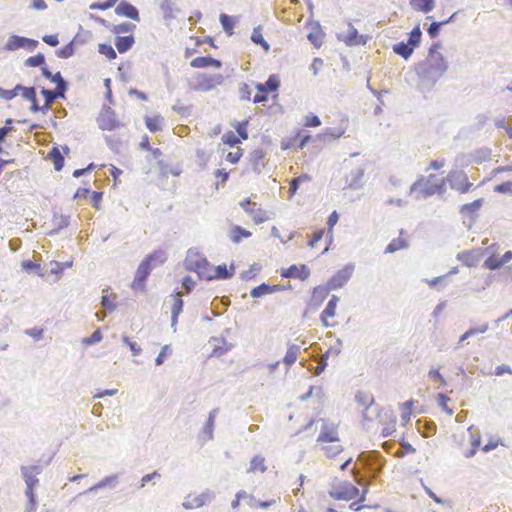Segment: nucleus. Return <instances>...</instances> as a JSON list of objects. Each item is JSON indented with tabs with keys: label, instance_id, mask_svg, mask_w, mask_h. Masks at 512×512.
<instances>
[{
	"label": "nucleus",
	"instance_id": "obj_30",
	"mask_svg": "<svg viewBox=\"0 0 512 512\" xmlns=\"http://www.w3.org/2000/svg\"><path fill=\"white\" fill-rule=\"evenodd\" d=\"M392 50L395 54L407 60L411 57L415 48H413L409 43L401 41L394 44Z\"/></svg>",
	"mask_w": 512,
	"mask_h": 512
},
{
	"label": "nucleus",
	"instance_id": "obj_23",
	"mask_svg": "<svg viewBox=\"0 0 512 512\" xmlns=\"http://www.w3.org/2000/svg\"><path fill=\"white\" fill-rule=\"evenodd\" d=\"M355 400L362 406L365 407L363 411V418L365 420H372V417L369 416V411L372 409V405L374 403V398L372 396H369L363 392H358L355 395Z\"/></svg>",
	"mask_w": 512,
	"mask_h": 512
},
{
	"label": "nucleus",
	"instance_id": "obj_13",
	"mask_svg": "<svg viewBox=\"0 0 512 512\" xmlns=\"http://www.w3.org/2000/svg\"><path fill=\"white\" fill-rule=\"evenodd\" d=\"M434 178H435L434 174H431L427 178L424 186L419 191L420 196H417V199H421V198L425 199L427 197L434 195L435 193H441L444 190V185H445L444 180H441L438 183H434V182H432V179H434Z\"/></svg>",
	"mask_w": 512,
	"mask_h": 512
},
{
	"label": "nucleus",
	"instance_id": "obj_34",
	"mask_svg": "<svg viewBox=\"0 0 512 512\" xmlns=\"http://www.w3.org/2000/svg\"><path fill=\"white\" fill-rule=\"evenodd\" d=\"M300 349H301V346L296 345V344H292L288 347L286 355L283 358V362L288 367H290L291 365H293L296 362L298 354L300 352Z\"/></svg>",
	"mask_w": 512,
	"mask_h": 512
},
{
	"label": "nucleus",
	"instance_id": "obj_37",
	"mask_svg": "<svg viewBox=\"0 0 512 512\" xmlns=\"http://www.w3.org/2000/svg\"><path fill=\"white\" fill-rule=\"evenodd\" d=\"M23 98L31 102L30 110L33 113L40 112V106L36 97V89L34 87H29L25 93H23Z\"/></svg>",
	"mask_w": 512,
	"mask_h": 512
},
{
	"label": "nucleus",
	"instance_id": "obj_39",
	"mask_svg": "<svg viewBox=\"0 0 512 512\" xmlns=\"http://www.w3.org/2000/svg\"><path fill=\"white\" fill-rule=\"evenodd\" d=\"M411 5L415 9H417L423 13H428L434 9L435 1L434 0H411Z\"/></svg>",
	"mask_w": 512,
	"mask_h": 512
},
{
	"label": "nucleus",
	"instance_id": "obj_62",
	"mask_svg": "<svg viewBox=\"0 0 512 512\" xmlns=\"http://www.w3.org/2000/svg\"><path fill=\"white\" fill-rule=\"evenodd\" d=\"M414 405V401L413 400H408L406 402H404L402 404V414H401V418L403 421L407 422L410 420V416H411V409H412V406Z\"/></svg>",
	"mask_w": 512,
	"mask_h": 512
},
{
	"label": "nucleus",
	"instance_id": "obj_19",
	"mask_svg": "<svg viewBox=\"0 0 512 512\" xmlns=\"http://www.w3.org/2000/svg\"><path fill=\"white\" fill-rule=\"evenodd\" d=\"M280 86V79L276 74H272L268 77L265 83H256L255 88L258 92H275Z\"/></svg>",
	"mask_w": 512,
	"mask_h": 512
},
{
	"label": "nucleus",
	"instance_id": "obj_2",
	"mask_svg": "<svg viewBox=\"0 0 512 512\" xmlns=\"http://www.w3.org/2000/svg\"><path fill=\"white\" fill-rule=\"evenodd\" d=\"M166 261V254L162 250H156L148 254L139 264L131 287L135 291L143 292L146 287V280L152 269Z\"/></svg>",
	"mask_w": 512,
	"mask_h": 512
},
{
	"label": "nucleus",
	"instance_id": "obj_24",
	"mask_svg": "<svg viewBox=\"0 0 512 512\" xmlns=\"http://www.w3.org/2000/svg\"><path fill=\"white\" fill-rule=\"evenodd\" d=\"M330 291L332 290L327 284L325 286H316L312 292L311 304L314 306H320L327 298Z\"/></svg>",
	"mask_w": 512,
	"mask_h": 512
},
{
	"label": "nucleus",
	"instance_id": "obj_47",
	"mask_svg": "<svg viewBox=\"0 0 512 512\" xmlns=\"http://www.w3.org/2000/svg\"><path fill=\"white\" fill-rule=\"evenodd\" d=\"M219 21L222 25V28L223 30L229 34V35H232L233 34V28H234V22H233V19L231 16L227 15V14H220L219 16Z\"/></svg>",
	"mask_w": 512,
	"mask_h": 512
},
{
	"label": "nucleus",
	"instance_id": "obj_12",
	"mask_svg": "<svg viewBox=\"0 0 512 512\" xmlns=\"http://www.w3.org/2000/svg\"><path fill=\"white\" fill-rule=\"evenodd\" d=\"M223 81H224V77L221 74H215V75L202 74L194 89L199 90V91H211L217 85H221L223 83Z\"/></svg>",
	"mask_w": 512,
	"mask_h": 512
},
{
	"label": "nucleus",
	"instance_id": "obj_4",
	"mask_svg": "<svg viewBox=\"0 0 512 512\" xmlns=\"http://www.w3.org/2000/svg\"><path fill=\"white\" fill-rule=\"evenodd\" d=\"M357 461L362 463L371 480L377 478L384 466V461L377 451L362 452Z\"/></svg>",
	"mask_w": 512,
	"mask_h": 512
},
{
	"label": "nucleus",
	"instance_id": "obj_22",
	"mask_svg": "<svg viewBox=\"0 0 512 512\" xmlns=\"http://www.w3.org/2000/svg\"><path fill=\"white\" fill-rule=\"evenodd\" d=\"M235 273V265L231 264L227 267L226 264H221L215 267V274H212L211 280H227L231 279Z\"/></svg>",
	"mask_w": 512,
	"mask_h": 512
},
{
	"label": "nucleus",
	"instance_id": "obj_27",
	"mask_svg": "<svg viewBox=\"0 0 512 512\" xmlns=\"http://www.w3.org/2000/svg\"><path fill=\"white\" fill-rule=\"evenodd\" d=\"M311 32L308 33V40L315 46L320 47L323 39V32L319 22L311 23Z\"/></svg>",
	"mask_w": 512,
	"mask_h": 512
},
{
	"label": "nucleus",
	"instance_id": "obj_6",
	"mask_svg": "<svg viewBox=\"0 0 512 512\" xmlns=\"http://www.w3.org/2000/svg\"><path fill=\"white\" fill-rule=\"evenodd\" d=\"M38 46V41L18 35H11L6 42L4 49L8 51H16L25 48L33 51Z\"/></svg>",
	"mask_w": 512,
	"mask_h": 512
},
{
	"label": "nucleus",
	"instance_id": "obj_45",
	"mask_svg": "<svg viewBox=\"0 0 512 512\" xmlns=\"http://www.w3.org/2000/svg\"><path fill=\"white\" fill-rule=\"evenodd\" d=\"M339 302V297L336 295H332L330 300L328 301L325 309L322 311L324 317H334L336 314V307Z\"/></svg>",
	"mask_w": 512,
	"mask_h": 512
},
{
	"label": "nucleus",
	"instance_id": "obj_21",
	"mask_svg": "<svg viewBox=\"0 0 512 512\" xmlns=\"http://www.w3.org/2000/svg\"><path fill=\"white\" fill-rule=\"evenodd\" d=\"M282 290L280 285H269L267 283H262L259 286L254 287L250 291V295L253 298H260L267 294H272L274 292Z\"/></svg>",
	"mask_w": 512,
	"mask_h": 512
},
{
	"label": "nucleus",
	"instance_id": "obj_10",
	"mask_svg": "<svg viewBox=\"0 0 512 512\" xmlns=\"http://www.w3.org/2000/svg\"><path fill=\"white\" fill-rule=\"evenodd\" d=\"M97 123L101 130L112 131L120 127V123L116 119V114L110 107L103 109L97 118Z\"/></svg>",
	"mask_w": 512,
	"mask_h": 512
},
{
	"label": "nucleus",
	"instance_id": "obj_28",
	"mask_svg": "<svg viewBox=\"0 0 512 512\" xmlns=\"http://www.w3.org/2000/svg\"><path fill=\"white\" fill-rule=\"evenodd\" d=\"M418 431L424 437H430L436 433L437 426L433 421H429L426 419H420L416 422Z\"/></svg>",
	"mask_w": 512,
	"mask_h": 512
},
{
	"label": "nucleus",
	"instance_id": "obj_60",
	"mask_svg": "<svg viewBox=\"0 0 512 512\" xmlns=\"http://www.w3.org/2000/svg\"><path fill=\"white\" fill-rule=\"evenodd\" d=\"M323 449L328 458H333L343 451V447L340 444L325 446Z\"/></svg>",
	"mask_w": 512,
	"mask_h": 512
},
{
	"label": "nucleus",
	"instance_id": "obj_64",
	"mask_svg": "<svg viewBox=\"0 0 512 512\" xmlns=\"http://www.w3.org/2000/svg\"><path fill=\"white\" fill-rule=\"evenodd\" d=\"M222 141L230 146H235L240 142L239 138L232 131L225 133L222 136Z\"/></svg>",
	"mask_w": 512,
	"mask_h": 512
},
{
	"label": "nucleus",
	"instance_id": "obj_59",
	"mask_svg": "<svg viewBox=\"0 0 512 512\" xmlns=\"http://www.w3.org/2000/svg\"><path fill=\"white\" fill-rule=\"evenodd\" d=\"M450 401V398L443 394V393H440L438 394V405L442 408L443 411H445L448 415H453V409H451L450 407L447 406V403Z\"/></svg>",
	"mask_w": 512,
	"mask_h": 512
},
{
	"label": "nucleus",
	"instance_id": "obj_51",
	"mask_svg": "<svg viewBox=\"0 0 512 512\" xmlns=\"http://www.w3.org/2000/svg\"><path fill=\"white\" fill-rule=\"evenodd\" d=\"M45 64V56L42 53H38L25 60V65L28 67H42Z\"/></svg>",
	"mask_w": 512,
	"mask_h": 512
},
{
	"label": "nucleus",
	"instance_id": "obj_18",
	"mask_svg": "<svg viewBox=\"0 0 512 512\" xmlns=\"http://www.w3.org/2000/svg\"><path fill=\"white\" fill-rule=\"evenodd\" d=\"M364 174L365 169L362 167L353 169L346 178L347 188L352 190H358L362 188Z\"/></svg>",
	"mask_w": 512,
	"mask_h": 512
},
{
	"label": "nucleus",
	"instance_id": "obj_50",
	"mask_svg": "<svg viewBox=\"0 0 512 512\" xmlns=\"http://www.w3.org/2000/svg\"><path fill=\"white\" fill-rule=\"evenodd\" d=\"M407 244L404 239L396 238L393 239L385 248V253H394L400 249L406 248Z\"/></svg>",
	"mask_w": 512,
	"mask_h": 512
},
{
	"label": "nucleus",
	"instance_id": "obj_26",
	"mask_svg": "<svg viewBox=\"0 0 512 512\" xmlns=\"http://www.w3.org/2000/svg\"><path fill=\"white\" fill-rule=\"evenodd\" d=\"M135 43L133 35L128 36H117L115 38V47L119 53H126L129 51Z\"/></svg>",
	"mask_w": 512,
	"mask_h": 512
},
{
	"label": "nucleus",
	"instance_id": "obj_38",
	"mask_svg": "<svg viewBox=\"0 0 512 512\" xmlns=\"http://www.w3.org/2000/svg\"><path fill=\"white\" fill-rule=\"evenodd\" d=\"M483 204V199H477L471 203L464 204L460 207V213L462 215H472L476 213Z\"/></svg>",
	"mask_w": 512,
	"mask_h": 512
},
{
	"label": "nucleus",
	"instance_id": "obj_56",
	"mask_svg": "<svg viewBox=\"0 0 512 512\" xmlns=\"http://www.w3.org/2000/svg\"><path fill=\"white\" fill-rule=\"evenodd\" d=\"M260 269L261 267L258 264L254 263L250 266L248 270H245L240 274V278L244 281L251 280L257 275V272L260 271Z\"/></svg>",
	"mask_w": 512,
	"mask_h": 512
},
{
	"label": "nucleus",
	"instance_id": "obj_25",
	"mask_svg": "<svg viewBox=\"0 0 512 512\" xmlns=\"http://www.w3.org/2000/svg\"><path fill=\"white\" fill-rule=\"evenodd\" d=\"M210 500V494L209 493H202L192 499L187 498L183 503L182 506L186 510L199 508L203 506L207 501Z\"/></svg>",
	"mask_w": 512,
	"mask_h": 512
},
{
	"label": "nucleus",
	"instance_id": "obj_1",
	"mask_svg": "<svg viewBox=\"0 0 512 512\" xmlns=\"http://www.w3.org/2000/svg\"><path fill=\"white\" fill-rule=\"evenodd\" d=\"M440 47V42L433 43L429 48L426 59L418 63L415 67L416 74L419 78V86L422 90H430L448 69L447 61L444 56L438 52Z\"/></svg>",
	"mask_w": 512,
	"mask_h": 512
},
{
	"label": "nucleus",
	"instance_id": "obj_7",
	"mask_svg": "<svg viewBox=\"0 0 512 512\" xmlns=\"http://www.w3.org/2000/svg\"><path fill=\"white\" fill-rule=\"evenodd\" d=\"M359 495V489L349 482H342L330 491V496L336 500H351Z\"/></svg>",
	"mask_w": 512,
	"mask_h": 512
},
{
	"label": "nucleus",
	"instance_id": "obj_3",
	"mask_svg": "<svg viewBox=\"0 0 512 512\" xmlns=\"http://www.w3.org/2000/svg\"><path fill=\"white\" fill-rule=\"evenodd\" d=\"M184 267L188 271L197 273L200 279L211 281L212 266L207 258L201 255L197 249L190 248L187 251Z\"/></svg>",
	"mask_w": 512,
	"mask_h": 512
},
{
	"label": "nucleus",
	"instance_id": "obj_35",
	"mask_svg": "<svg viewBox=\"0 0 512 512\" xmlns=\"http://www.w3.org/2000/svg\"><path fill=\"white\" fill-rule=\"evenodd\" d=\"M250 157H251V162H252L253 170L255 172L260 173L261 172V167L264 166L265 154H264L263 150H261V149L254 150L250 154Z\"/></svg>",
	"mask_w": 512,
	"mask_h": 512
},
{
	"label": "nucleus",
	"instance_id": "obj_20",
	"mask_svg": "<svg viewBox=\"0 0 512 512\" xmlns=\"http://www.w3.org/2000/svg\"><path fill=\"white\" fill-rule=\"evenodd\" d=\"M190 65L194 68H206L209 66L220 68L222 63L220 60L215 59L211 56H200V57L194 58L190 62Z\"/></svg>",
	"mask_w": 512,
	"mask_h": 512
},
{
	"label": "nucleus",
	"instance_id": "obj_33",
	"mask_svg": "<svg viewBox=\"0 0 512 512\" xmlns=\"http://www.w3.org/2000/svg\"><path fill=\"white\" fill-rule=\"evenodd\" d=\"M48 158L52 161L56 171H60L64 166V157L57 147H53L48 153Z\"/></svg>",
	"mask_w": 512,
	"mask_h": 512
},
{
	"label": "nucleus",
	"instance_id": "obj_31",
	"mask_svg": "<svg viewBox=\"0 0 512 512\" xmlns=\"http://www.w3.org/2000/svg\"><path fill=\"white\" fill-rule=\"evenodd\" d=\"M219 412V408H214L212 411H210L208 420L206 421L202 433L207 436L208 440H211L213 438V430H214V424H215V418Z\"/></svg>",
	"mask_w": 512,
	"mask_h": 512
},
{
	"label": "nucleus",
	"instance_id": "obj_29",
	"mask_svg": "<svg viewBox=\"0 0 512 512\" xmlns=\"http://www.w3.org/2000/svg\"><path fill=\"white\" fill-rule=\"evenodd\" d=\"M116 480H117V475L106 476L102 480H100L97 484L93 485L92 487H90L89 489L84 491L83 494L93 493V492H96L97 490L102 489L107 486L114 488L116 485ZM81 495H82V493H80L78 496H81Z\"/></svg>",
	"mask_w": 512,
	"mask_h": 512
},
{
	"label": "nucleus",
	"instance_id": "obj_42",
	"mask_svg": "<svg viewBox=\"0 0 512 512\" xmlns=\"http://www.w3.org/2000/svg\"><path fill=\"white\" fill-rule=\"evenodd\" d=\"M267 470V466L265 465V458L261 455H256L252 458L250 462V466L248 472H265Z\"/></svg>",
	"mask_w": 512,
	"mask_h": 512
},
{
	"label": "nucleus",
	"instance_id": "obj_41",
	"mask_svg": "<svg viewBox=\"0 0 512 512\" xmlns=\"http://www.w3.org/2000/svg\"><path fill=\"white\" fill-rule=\"evenodd\" d=\"M41 94L43 95L45 102L40 106V112L45 114L51 109V105L56 99L50 89L42 88Z\"/></svg>",
	"mask_w": 512,
	"mask_h": 512
},
{
	"label": "nucleus",
	"instance_id": "obj_44",
	"mask_svg": "<svg viewBox=\"0 0 512 512\" xmlns=\"http://www.w3.org/2000/svg\"><path fill=\"white\" fill-rule=\"evenodd\" d=\"M192 109V105H184L180 102V100H177L176 103L172 106V110L182 118L189 117L192 113Z\"/></svg>",
	"mask_w": 512,
	"mask_h": 512
},
{
	"label": "nucleus",
	"instance_id": "obj_52",
	"mask_svg": "<svg viewBox=\"0 0 512 512\" xmlns=\"http://www.w3.org/2000/svg\"><path fill=\"white\" fill-rule=\"evenodd\" d=\"M98 52L106 56L109 60H113L117 57L116 51L110 44L101 43L98 45Z\"/></svg>",
	"mask_w": 512,
	"mask_h": 512
},
{
	"label": "nucleus",
	"instance_id": "obj_58",
	"mask_svg": "<svg viewBox=\"0 0 512 512\" xmlns=\"http://www.w3.org/2000/svg\"><path fill=\"white\" fill-rule=\"evenodd\" d=\"M117 1L118 0H106L105 2H95L89 6V9L107 10L109 8H112L117 3Z\"/></svg>",
	"mask_w": 512,
	"mask_h": 512
},
{
	"label": "nucleus",
	"instance_id": "obj_32",
	"mask_svg": "<svg viewBox=\"0 0 512 512\" xmlns=\"http://www.w3.org/2000/svg\"><path fill=\"white\" fill-rule=\"evenodd\" d=\"M251 41L256 45H260L266 52H268L270 49V45L268 44V42L264 39V37L262 35V26L261 25L255 27L253 29L252 34H251Z\"/></svg>",
	"mask_w": 512,
	"mask_h": 512
},
{
	"label": "nucleus",
	"instance_id": "obj_11",
	"mask_svg": "<svg viewBox=\"0 0 512 512\" xmlns=\"http://www.w3.org/2000/svg\"><path fill=\"white\" fill-rule=\"evenodd\" d=\"M322 427L320 434L317 438L318 443L325 442H338V430L337 425L325 419H321Z\"/></svg>",
	"mask_w": 512,
	"mask_h": 512
},
{
	"label": "nucleus",
	"instance_id": "obj_17",
	"mask_svg": "<svg viewBox=\"0 0 512 512\" xmlns=\"http://www.w3.org/2000/svg\"><path fill=\"white\" fill-rule=\"evenodd\" d=\"M115 13L119 16H124L134 21L140 20L138 9L125 0L120 1V3L115 8Z\"/></svg>",
	"mask_w": 512,
	"mask_h": 512
},
{
	"label": "nucleus",
	"instance_id": "obj_5",
	"mask_svg": "<svg viewBox=\"0 0 512 512\" xmlns=\"http://www.w3.org/2000/svg\"><path fill=\"white\" fill-rule=\"evenodd\" d=\"M353 271L354 265L347 264L328 280L327 285L331 290L342 288L352 277Z\"/></svg>",
	"mask_w": 512,
	"mask_h": 512
},
{
	"label": "nucleus",
	"instance_id": "obj_48",
	"mask_svg": "<svg viewBox=\"0 0 512 512\" xmlns=\"http://www.w3.org/2000/svg\"><path fill=\"white\" fill-rule=\"evenodd\" d=\"M136 29V25L131 22H124L121 24L113 25L111 31L115 34H124L132 32Z\"/></svg>",
	"mask_w": 512,
	"mask_h": 512
},
{
	"label": "nucleus",
	"instance_id": "obj_63",
	"mask_svg": "<svg viewBox=\"0 0 512 512\" xmlns=\"http://www.w3.org/2000/svg\"><path fill=\"white\" fill-rule=\"evenodd\" d=\"M122 341L129 347L134 356H137L141 353V347L136 342L131 341V339L128 336H123Z\"/></svg>",
	"mask_w": 512,
	"mask_h": 512
},
{
	"label": "nucleus",
	"instance_id": "obj_49",
	"mask_svg": "<svg viewBox=\"0 0 512 512\" xmlns=\"http://www.w3.org/2000/svg\"><path fill=\"white\" fill-rule=\"evenodd\" d=\"M75 40H76V38L73 41L66 44L65 46L58 49L56 51L57 56L62 59H67V58L71 57L75 52V49H74V41Z\"/></svg>",
	"mask_w": 512,
	"mask_h": 512
},
{
	"label": "nucleus",
	"instance_id": "obj_9",
	"mask_svg": "<svg viewBox=\"0 0 512 512\" xmlns=\"http://www.w3.org/2000/svg\"><path fill=\"white\" fill-rule=\"evenodd\" d=\"M447 181L450 187L461 193H466L472 187V183L468 181L466 174L462 171H454L448 174Z\"/></svg>",
	"mask_w": 512,
	"mask_h": 512
},
{
	"label": "nucleus",
	"instance_id": "obj_53",
	"mask_svg": "<svg viewBox=\"0 0 512 512\" xmlns=\"http://www.w3.org/2000/svg\"><path fill=\"white\" fill-rule=\"evenodd\" d=\"M457 259L459 261L463 262V264H465L468 267L475 266L476 262H477V260L474 258V256L468 251H463V252L458 253Z\"/></svg>",
	"mask_w": 512,
	"mask_h": 512
},
{
	"label": "nucleus",
	"instance_id": "obj_54",
	"mask_svg": "<svg viewBox=\"0 0 512 512\" xmlns=\"http://www.w3.org/2000/svg\"><path fill=\"white\" fill-rule=\"evenodd\" d=\"M448 24V21H434L432 22L428 29L427 33L431 38H436L439 35L440 29L442 26Z\"/></svg>",
	"mask_w": 512,
	"mask_h": 512
},
{
	"label": "nucleus",
	"instance_id": "obj_40",
	"mask_svg": "<svg viewBox=\"0 0 512 512\" xmlns=\"http://www.w3.org/2000/svg\"><path fill=\"white\" fill-rule=\"evenodd\" d=\"M53 222L55 228L50 232L51 235L58 234L63 228H66L70 224V217L65 215H54Z\"/></svg>",
	"mask_w": 512,
	"mask_h": 512
},
{
	"label": "nucleus",
	"instance_id": "obj_43",
	"mask_svg": "<svg viewBox=\"0 0 512 512\" xmlns=\"http://www.w3.org/2000/svg\"><path fill=\"white\" fill-rule=\"evenodd\" d=\"M163 121H164V119L161 116L145 118L146 127L149 129L150 132H153V133L161 130Z\"/></svg>",
	"mask_w": 512,
	"mask_h": 512
},
{
	"label": "nucleus",
	"instance_id": "obj_36",
	"mask_svg": "<svg viewBox=\"0 0 512 512\" xmlns=\"http://www.w3.org/2000/svg\"><path fill=\"white\" fill-rule=\"evenodd\" d=\"M251 236V232L242 228L241 226H234L230 231V239L234 243H239L242 238H248Z\"/></svg>",
	"mask_w": 512,
	"mask_h": 512
},
{
	"label": "nucleus",
	"instance_id": "obj_14",
	"mask_svg": "<svg viewBox=\"0 0 512 512\" xmlns=\"http://www.w3.org/2000/svg\"><path fill=\"white\" fill-rule=\"evenodd\" d=\"M338 39L343 41L347 46L365 45L367 37L359 34L357 29L351 24H348V33L346 36H338Z\"/></svg>",
	"mask_w": 512,
	"mask_h": 512
},
{
	"label": "nucleus",
	"instance_id": "obj_57",
	"mask_svg": "<svg viewBox=\"0 0 512 512\" xmlns=\"http://www.w3.org/2000/svg\"><path fill=\"white\" fill-rule=\"evenodd\" d=\"M308 179H309V177L307 175H302V176L293 178L290 181V185H289V194H290L289 197L291 198L297 192V190L300 186V183L303 180H308Z\"/></svg>",
	"mask_w": 512,
	"mask_h": 512
},
{
	"label": "nucleus",
	"instance_id": "obj_15",
	"mask_svg": "<svg viewBox=\"0 0 512 512\" xmlns=\"http://www.w3.org/2000/svg\"><path fill=\"white\" fill-rule=\"evenodd\" d=\"M20 470L27 487H35L38 485L39 480L37 475L42 472L41 466H21Z\"/></svg>",
	"mask_w": 512,
	"mask_h": 512
},
{
	"label": "nucleus",
	"instance_id": "obj_8",
	"mask_svg": "<svg viewBox=\"0 0 512 512\" xmlns=\"http://www.w3.org/2000/svg\"><path fill=\"white\" fill-rule=\"evenodd\" d=\"M240 206L244 209V211L251 216L252 220L256 224L264 223L269 219L267 212L260 207L256 202L251 201L249 198L244 199Z\"/></svg>",
	"mask_w": 512,
	"mask_h": 512
},
{
	"label": "nucleus",
	"instance_id": "obj_46",
	"mask_svg": "<svg viewBox=\"0 0 512 512\" xmlns=\"http://www.w3.org/2000/svg\"><path fill=\"white\" fill-rule=\"evenodd\" d=\"M421 37H422V31L420 29V26L416 25L409 33L407 43H409L413 48H416L420 44Z\"/></svg>",
	"mask_w": 512,
	"mask_h": 512
},
{
	"label": "nucleus",
	"instance_id": "obj_61",
	"mask_svg": "<svg viewBox=\"0 0 512 512\" xmlns=\"http://www.w3.org/2000/svg\"><path fill=\"white\" fill-rule=\"evenodd\" d=\"M13 120L7 119L5 121V126L0 128V143L4 142L7 135L14 131V127L12 126Z\"/></svg>",
	"mask_w": 512,
	"mask_h": 512
},
{
	"label": "nucleus",
	"instance_id": "obj_55",
	"mask_svg": "<svg viewBox=\"0 0 512 512\" xmlns=\"http://www.w3.org/2000/svg\"><path fill=\"white\" fill-rule=\"evenodd\" d=\"M483 266L487 269L495 271L500 269L503 266V264L500 258L498 259L496 256L492 255L484 261Z\"/></svg>",
	"mask_w": 512,
	"mask_h": 512
},
{
	"label": "nucleus",
	"instance_id": "obj_16",
	"mask_svg": "<svg viewBox=\"0 0 512 512\" xmlns=\"http://www.w3.org/2000/svg\"><path fill=\"white\" fill-rule=\"evenodd\" d=\"M281 276L284 278H296L300 280H306L310 276V270L305 264L300 266L291 265L287 269L281 272Z\"/></svg>",
	"mask_w": 512,
	"mask_h": 512
}]
</instances>
